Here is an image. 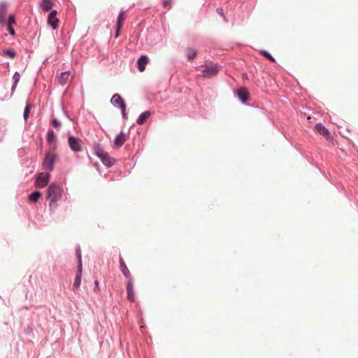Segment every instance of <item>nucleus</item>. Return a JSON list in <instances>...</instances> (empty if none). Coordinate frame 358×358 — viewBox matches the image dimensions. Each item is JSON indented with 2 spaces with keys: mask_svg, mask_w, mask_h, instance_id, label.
<instances>
[{
  "mask_svg": "<svg viewBox=\"0 0 358 358\" xmlns=\"http://www.w3.org/2000/svg\"><path fill=\"white\" fill-rule=\"evenodd\" d=\"M171 2V0H163V7L164 8H166L168 6V5H169Z\"/></svg>",
  "mask_w": 358,
  "mask_h": 358,
  "instance_id": "473e14b6",
  "label": "nucleus"
},
{
  "mask_svg": "<svg viewBox=\"0 0 358 358\" xmlns=\"http://www.w3.org/2000/svg\"><path fill=\"white\" fill-rule=\"evenodd\" d=\"M15 23V20L14 15H11L9 16L7 24L13 25V24Z\"/></svg>",
  "mask_w": 358,
  "mask_h": 358,
  "instance_id": "c756f323",
  "label": "nucleus"
},
{
  "mask_svg": "<svg viewBox=\"0 0 358 358\" xmlns=\"http://www.w3.org/2000/svg\"><path fill=\"white\" fill-rule=\"evenodd\" d=\"M7 27H8V30L9 31V33L14 36L15 32V29H13V27H12V25H10V24H7Z\"/></svg>",
  "mask_w": 358,
  "mask_h": 358,
  "instance_id": "2f4dec72",
  "label": "nucleus"
},
{
  "mask_svg": "<svg viewBox=\"0 0 358 358\" xmlns=\"http://www.w3.org/2000/svg\"><path fill=\"white\" fill-rule=\"evenodd\" d=\"M94 166L96 168V169H97V170H99V163H97V162H96V163H94Z\"/></svg>",
  "mask_w": 358,
  "mask_h": 358,
  "instance_id": "e433bc0d",
  "label": "nucleus"
},
{
  "mask_svg": "<svg viewBox=\"0 0 358 358\" xmlns=\"http://www.w3.org/2000/svg\"><path fill=\"white\" fill-rule=\"evenodd\" d=\"M127 106H122V108H120L122 110V117L124 119L127 120L128 118L127 113H126Z\"/></svg>",
  "mask_w": 358,
  "mask_h": 358,
  "instance_id": "7c9ffc66",
  "label": "nucleus"
},
{
  "mask_svg": "<svg viewBox=\"0 0 358 358\" xmlns=\"http://www.w3.org/2000/svg\"><path fill=\"white\" fill-rule=\"evenodd\" d=\"M126 137L127 135L123 131H121L119 134H117L113 141V143L115 147H122L126 141Z\"/></svg>",
  "mask_w": 358,
  "mask_h": 358,
  "instance_id": "9d476101",
  "label": "nucleus"
},
{
  "mask_svg": "<svg viewBox=\"0 0 358 358\" xmlns=\"http://www.w3.org/2000/svg\"><path fill=\"white\" fill-rule=\"evenodd\" d=\"M52 124L54 127L55 128H59L60 126H61V122L60 121H59L57 119H54L52 121Z\"/></svg>",
  "mask_w": 358,
  "mask_h": 358,
  "instance_id": "c85d7f7f",
  "label": "nucleus"
},
{
  "mask_svg": "<svg viewBox=\"0 0 358 358\" xmlns=\"http://www.w3.org/2000/svg\"><path fill=\"white\" fill-rule=\"evenodd\" d=\"M41 9L45 11V0H42L41 3Z\"/></svg>",
  "mask_w": 358,
  "mask_h": 358,
  "instance_id": "72a5a7b5",
  "label": "nucleus"
},
{
  "mask_svg": "<svg viewBox=\"0 0 358 358\" xmlns=\"http://www.w3.org/2000/svg\"><path fill=\"white\" fill-rule=\"evenodd\" d=\"M150 115L151 113L148 110L142 113L137 118L136 123L139 125L143 124Z\"/></svg>",
  "mask_w": 358,
  "mask_h": 358,
  "instance_id": "dca6fc26",
  "label": "nucleus"
},
{
  "mask_svg": "<svg viewBox=\"0 0 358 358\" xmlns=\"http://www.w3.org/2000/svg\"><path fill=\"white\" fill-rule=\"evenodd\" d=\"M64 189L57 182L51 183L46 191V200L50 201V210H54L58 206L57 201H59L63 195Z\"/></svg>",
  "mask_w": 358,
  "mask_h": 358,
  "instance_id": "f257e3e1",
  "label": "nucleus"
},
{
  "mask_svg": "<svg viewBox=\"0 0 358 358\" xmlns=\"http://www.w3.org/2000/svg\"><path fill=\"white\" fill-rule=\"evenodd\" d=\"M1 55L3 56L8 57L10 59H13L16 56V52L13 50H5L3 51Z\"/></svg>",
  "mask_w": 358,
  "mask_h": 358,
  "instance_id": "b1692460",
  "label": "nucleus"
},
{
  "mask_svg": "<svg viewBox=\"0 0 358 358\" xmlns=\"http://www.w3.org/2000/svg\"><path fill=\"white\" fill-rule=\"evenodd\" d=\"M94 152L108 168L113 166L116 162L114 158L110 157L108 153L103 151L100 145H95L94 146Z\"/></svg>",
  "mask_w": 358,
  "mask_h": 358,
  "instance_id": "f03ea898",
  "label": "nucleus"
},
{
  "mask_svg": "<svg viewBox=\"0 0 358 358\" xmlns=\"http://www.w3.org/2000/svg\"><path fill=\"white\" fill-rule=\"evenodd\" d=\"M30 108H31V106L29 104H27L24 108V119L25 120H27L28 116H29V114L30 113Z\"/></svg>",
  "mask_w": 358,
  "mask_h": 358,
  "instance_id": "bb28decb",
  "label": "nucleus"
},
{
  "mask_svg": "<svg viewBox=\"0 0 358 358\" xmlns=\"http://www.w3.org/2000/svg\"><path fill=\"white\" fill-rule=\"evenodd\" d=\"M246 76H247V75H246V74H244V75H243V78H245Z\"/></svg>",
  "mask_w": 358,
  "mask_h": 358,
  "instance_id": "58836bf2",
  "label": "nucleus"
},
{
  "mask_svg": "<svg viewBox=\"0 0 358 358\" xmlns=\"http://www.w3.org/2000/svg\"><path fill=\"white\" fill-rule=\"evenodd\" d=\"M42 164H45V159H43V163H42Z\"/></svg>",
  "mask_w": 358,
  "mask_h": 358,
  "instance_id": "4c0bfd02",
  "label": "nucleus"
},
{
  "mask_svg": "<svg viewBox=\"0 0 358 358\" xmlns=\"http://www.w3.org/2000/svg\"><path fill=\"white\" fill-rule=\"evenodd\" d=\"M76 256L78 259V266L83 268L82 264V257H81V250L79 245H78L76 248Z\"/></svg>",
  "mask_w": 358,
  "mask_h": 358,
  "instance_id": "5701e85b",
  "label": "nucleus"
},
{
  "mask_svg": "<svg viewBox=\"0 0 358 358\" xmlns=\"http://www.w3.org/2000/svg\"><path fill=\"white\" fill-rule=\"evenodd\" d=\"M94 284H95L94 291H96V289H99V282H98V280H96L94 281Z\"/></svg>",
  "mask_w": 358,
  "mask_h": 358,
  "instance_id": "f704fd0d",
  "label": "nucleus"
},
{
  "mask_svg": "<svg viewBox=\"0 0 358 358\" xmlns=\"http://www.w3.org/2000/svg\"><path fill=\"white\" fill-rule=\"evenodd\" d=\"M68 143L71 150L74 152H79L82 150V141L73 136H69Z\"/></svg>",
  "mask_w": 358,
  "mask_h": 358,
  "instance_id": "20e7f679",
  "label": "nucleus"
},
{
  "mask_svg": "<svg viewBox=\"0 0 358 358\" xmlns=\"http://www.w3.org/2000/svg\"><path fill=\"white\" fill-rule=\"evenodd\" d=\"M69 76H70V72L69 71H64V72H62L60 75V78H59V83L64 85H66L69 80Z\"/></svg>",
  "mask_w": 358,
  "mask_h": 358,
  "instance_id": "412c9836",
  "label": "nucleus"
},
{
  "mask_svg": "<svg viewBox=\"0 0 358 358\" xmlns=\"http://www.w3.org/2000/svg\"><path fill=\"white\" fill-rule=\"evenodd\" d=\"M82 271L83 268L80 266H77V272L74 279V282L73 285V290L75 291L79 288L81 283V277H82Z\"/></svg>",
  "mask_w": 358,
  "mask_h": 358,
  "instance_id": "9b49d317",
  "label": "nucleus"
},
{
  "mask_svg": "<svg viewBox=\"0 0 358 358\" xmlns=\"http://www.w3.org/2000/svg\"><path fill=\"white\" fill-rule=\"evenodd\" d=\"M221 67L217 64H214L212 66H206L201 71V75L203 77L211 78L216 76L220 71Z\"/></svg>",
  "mask_w": 358,
  "mask_h": 358,
  "instance_id": "39448f33",
  "label": "nucleus"
},
{
  "mask_svg": "<svg viewBox=\"0 0 358 358\" xmlns=\"http://www.w3.org/2000/svg\"><path fill=\"white\" fill-rule=\"evenodd\" d=\"M260 53L262 56L268 59L269 61L272 62H275V59L268 51L262 50L260 51Z\"/></svg>",
  "mask_w": 358,
  "mask_h": 358,
  "instance_id": "393cba45",
  "label": "nucleus"
},
{
  "mask_svg": "<svg viewBox=\"0 0 358 358\" xmlns=\"http://www.w3.org/2000/svg\"><path fill=\"white\" fill-rule=\"evenodd\" d=\"M236 94L242 103L245 104L249 98V92L245 87H241L237 90Z\"/></svg>",
  "mask_w": 358,
  "mask_h": 358,
  "instance_id": "6e6552de",
  "label": "nucleus"
},
{
  "mask_svg": "<svg viewBox=\"0 0 358 358\" xmlns=\"http://www.w3.org/2000/svg\"><path fill=\"white\" fill-rule=\"evenodd\" d=\"M315 129L323 136H327L329 134L328 129L322 123H316Z\"/></svg>",
  "mask_w": 358,
  "mask_h": 358,
  "instance_id": "f3484780",
  "label": "nucleus"
},
{
  "mask_svg": "<svg viewBox=\"0 0 358 358\" xmlns=\"http://www.w3.org/2000/svg\"><path fill=\"white\" fill-rule=\"evenodd\" d=\"M57 12L55 10H51L48 15L47 24L51 27L52 29H56L59 22L57 17Z\"/></svg>",
  "mask_w": 358,
  "mask_h": 358,
  "instance_id": "423d86ee",
  "label": "nucleus"
},
{
  "mask_svg": "<svg viewBox=\"0 0 358 358\" xmlns=\"http://www.w3.org/2000/svg\"><path fill=\"white\" fill-rule=\"evenodd\" d=\"M46 140L52 145L53 149H56L57 147V137L52 129H49L46 135Z\"/></svg>",
  "mask_w": 358,
  "mask_h": 358,
  "instance_id": "1a4fd4ad",
  "label": "nucleus"
},
{
  "mask_svg": "<svg viewBox=\"0 0 358 358\" xmlns=\"http://www.w3.org/2000/svg\"><path fill=\"white\" fill-rule=\"evenodd\" d=\"M197 55V51L193 48H187L186 50V57L188 61L194 60Z\"/></svg>",
  "mask_w": 358,
  "mask_h": 358,
  "instance_id": "a211bd4d",
  "label": "nucleus"
},
{
  "mask_svg": "<svg viewBox=\"0 0 358 358\" xmlns=\"http://www.w3.org/2000/svg\"><path fill=\"white\" fill-rule=\"evenodd\" d=\"M110 103L117 108H122V106H126L124 101L119 94H115L110 99Z\"/></svg>",
  "mask_w": 358,
  "mask_h": 358,
  "instance_id": "0eeeda50",
  "label": "nucleus"
},
{
  "mask_svg": "<svg viewBox=\"0 0 358 358\" xmlns=\"http://www.w3.org/2000/svg\"><path fill=\"white\" fill-rule=\"evenodd\" d=\"M7 13V4L6 3H0V24L5 21V16Z\"/></svg>",
  "mask_w": 358,
  "mask_h": 358,
  "instance_id": "6ab92c4d",
  "label": "nucleus"
},
{
  "mask_svg": "<svg viewBox=\"0 0 358 358\" xmlns=\"http://www.w3.org/2000/svg\"><path fill=\"white\" fill-rule=\"evenodd\" d=\"M119 262H120V270H121L122 274L128 279V280H133L129 270L128 269L127 265L125 264L124 262L123 261V259L122 258L120 259Z\"/></svg>",
  "mask_w": 358,
  "mask_h": 358,
  "instance_id": "4468645a",
  "label": "nucleus"
},
{
  "mask_svg": "<svg viewBox=\"0 0 358 358\" xmlns=\"http://www.w3.org/2000/svg\"><path fill=\"white\" fill-rule=\"evenodd\" d=\"M217 10H219V13H220L221 15L224 16V14H223V10H222V9H217Z\"/></svg>",
  "mask_w": 358,
  "mask_h": 358,
  "instance_id": "c9c22d12",
  "label": "nucleus"
},
{
  "mask_svg": "<svg viewBox=\"0 0 358 358\" xmlns=\"http://www.w3.org/2000/svg\"><path fill=\"white\" fill-rule=\"evenodd\" d=\"M148 57L146 55H141L137 61L138 69L140 72H143L145 69V66L148 62Z\"/></svg>",
  "mask_w": 358,
  "mask_h": 358,
  "instance_id": "ddd939ff",
  "label": "nucleus"
},
{
  "mask_svg": "<svg viewBox=\"0 0 358 358\" xmlns=\"http://www.w3.org/2000/svg\"><path fill=\"white\" fill-rule=\"evenodd\" d=\"M53 3L51 0H46V13L51 10Z\"/></svg>",
  "mask_w": 358,
  "mask_h": 358,
  "instance_id": "cd10ccee",
  "label": "nucleus"
},
{
  "mask_svg": "<svg viewBox=\"0 0 358 358\" xmlns=\"http://www.w3.org/2000/svg\"><path fill=\"white\" fill-rule=\"evenodd\" d=\"M20 74L17 73V72H15L13 75V79L14 80V84H13V86L12 87V90L13 91L15 90V88L16 87L17 85V83L19 82L20 80Z\"/></svg>",
  "mask_w": 358,
  "mask_h": 358,
  "instance_id": "a878e982",
  "label": "nucleus"
},
{
  "mask_svg": "<svg viewBox=\"0 0 358 358\" xmlns=\"http://www.w3.org/2000/svg\"><path fill=\"white\" fill-rule=\"evenodd\" d=\"M57 156L55 153L46 152V185L49 182L50 172L54 169V164Z\"/></svg>",
  "mask_w": 358,
  "mask_h": 358,
  "instance_id": "7ed1b4c3",
  "label": "nucleus"
},
{
  "mask_svg": "<svg viewBox=\"0 0 358 358\" xmlns=\"http://www.w3.org/2000/svg\"><path fill=\"white\" fill-rule=\"evenodd\" d=\"M124 14V10H121L120 12L119 15H118V17H117V22H116V24H115V29H116L115 38L118 37V31H119L120 29L122 27V26L123 21H124V18H123Z\"/></svg>",
  "mask_w": 358,
  "mask_h": 358,
  "instance_id": "2eb2a0df",
  "label": "nucleus"
},
{
  "mask_svg": "<svg viewBox=\"0 0 358 358\" xmlns=\"http://www.w3.org/2000/svg\"><path fill=\"white\" fill-rule=\"evenodd\" d=\"M35 185L38 188H43L45 187V176L43 173L38 174L36 178Z\"/></svg>",
  "mask_w": 358,
  "mask_h": 358,
  "instance_id": "aec40b11",
  "label": "nucleus"
},
{
  "mask_svg": "<svg viewBox=\"0 0 358 358\" xmlns=\"http://www.w3.org/2000/svg\"><path fill=\"white\" fill-rule=\"evenodd\" d=\"M41 196H42L41 193L36 191V192H33L32 194H31L30 195H29L28 200L29 202L35 203V202L38 201V200L39 199V198L41 197Z\"/></svg>",
  "mask_w": 358,
  "mask_h": 358,
  "instance_id": "4be33fe9",
  "label": "nucleus"
},
{
  "mask_svg": "<svg viewBox=\"0 0 358 358\" xmlns=\"http://www.w3.org/2000/svg\"><path fill=\"white\" fill-rule=\"evenodd\" d=\"M127 292L128 299L130 301L134 302L135 297H134V280H129L127 281Z\"/></svg>",
  "mask_w": 358,
  "mask_h": 358,
  "instance_id": "f8f14e48",
  "label": "nucleus"
}]
</instances>
